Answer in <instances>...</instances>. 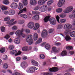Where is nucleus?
Returning a JSON list of instances; mask_svg holds the SVG:
<instances>
[{
    "instance_id": "19",
    "label": "nucleus",
    "mask_w": 75,
    "mask_h": 75,
    "mask_svg": "<svg viewBox=\"0 0 75 75\" xmlns=\"http://www.w3.org/2000/svg\"><path fill=\"white\" fill-rule=\"evenodd\" d=\"M20 17H22V18H28V16L25 14H22L20 15Z\"/></svg>"
},
{
    "instance_id": "14",
    "label": "nucleus",
    "mask_w": 75,
    "mask_h": 75,
    "mask_svg": "<svg viewBox=\"0 0 75 75\" xmlns=\"http://www.w3.org/2000/svg\"><path fill=\"white\" fill-rule=\"evenodd\" d=\"M30 3L31 5L35 6L37 4V1L36 0H30Z\"/></svg>"
},
{
    "instance_id": "17",
    "label": "nucleus",
    "mask_w": 75,
    "mask_h": 75,
    "mask_svg": "<svg viewBox=\"0 0 75 75\" xmlns=\"http://www.w3.org/2000/svg\"><path fill=\"white\" fill-rule=\"evenodd\" d=\"M31 62L33 65H34V66H38V63L35 60H32Z\"/></svg>"
},
{
    "instance_id": "24",
    "label": "nucleus",
    "mask_w": 75,
    "mask_h": 75,
    "mask_svg": "<svg viewBox=\"0 0 75 75\" xmlns=\"http://www.w3.org/2000/svg\"><path fill=\"white\" fill-rule=\"evenodd\" d=\"M65 39L67 41H69L70 40H71V38L69 36L67 35L65 38Z\"/></svg>"
},
{
    "instance_id": "22",
    "label": "nucleus",
    "mask_w": 75,
    "mask_h": 75,
    "mask_svg": "<svg viewBox=\"0 0 75 75\" xmlns=\"http://www.w3.org/2000/svg\"><path fill=\"white\" fill-rule=\"evenodd\" d=\"M70 35L71 37H75V31H73L70 32Z\"/></svg>"
},
{
    "instance_id": "44",
    "label": "nucleus",
    "mask_w": 75,
    "mask_h": 75,
    "mask_svg": "<svg viewBox=\"0 0 75 75\" xmlns=\"http://www.w3.org/2000/svg\"><path fill=\"white\" fill-rule=\"evenodd\" d=\"M40 56L41 59H44L45 58V55L43 54H40Z\"/></svg>"
},
{
    "instance_id": "56",
    "label": "nucleus",
    "mask_w": 75,
    "mask_h": 75,
    "mask_svg": "<svg viewBox=\"0 0 75 75\" xmlns=\"http://www.w3.org/2000/svg\"><path fill=\"white\" fill-rule=\"evenodd\" d=\"M54 45L56 46H59L61 45V43L59 42H54Z\"/></svg>"
},
{
    "instance_id": "13",
    "label": "nucleus",
    "mask_w": 75,
    "mask_h": 75,
    "mask_svg": "<svg viewBox=\"0 0 75 75\" xmlns=\"http://www.w3.org/2000/svg\"><path fill=\"white\" fill-rule=\"evenodd\" d=\"M35 69V70H37L38 69V68H36L35 67H32L30 68V69L29 70V71L30 72V73H32V72H34V71L33 70L34 69Z\"/></svg>"
},
{
    "instance_id": "52",
    "label": "nucleus",
    "mask_w": 75,
    "mask_h": 75,
    "mask_svg": "<svg viewBox=\"0 0 75 75\" xmlns=\"http://www.w3.org/2000/svg\"><path fill=\"white\" fill-rule=\"evenodd\" d=\"M7 9V7L4 6L1 8L2 10H6Z\"/></svg>"
},
{
    "instance_id": "47",
    "label": "nucleus",
    "mask_w": 75,
    "mask_h": 75,
    "mask_svg": "<svg viewBox=\"0 0 75 75\" xmlns=\"http://www.w3.org/2000/svg\"><path fill=\"white\" fill-rule=\"evenodd\" d=\"M14 49V46L13 45H10L9 47V49L10 51L13 50Z\"/></svg>"
},
{
    "instance_id": "54",
    "label": "nucleus",
    "mask_w": 75,
    "mask_h": 75,
    "mask_svg": "<svg viewBox=\"0 0 75 75\" xmlns=\"http://www.w3.org/2000/svg\"><path fill=\"white\" fill-rule=\"evenodd\" d=\"M3 59L4 60H6L7 59V55H4L3 56Z\"/></svg>"
},
{
    "instance_id": "15",
    "label": "nucleus",
    "mask_w": 75,
    "mask_h": 75,
    "mask_svg": "<svg viewBox=\"0 0 75 75\" xmlns=\"http://www.w3.org/2000/svg\"><path fill=\"white\" fill-rule=\"evenodd\" d=\"M52 51H51V53H54V52H58L59 51L57 50V48L55 47H53L52 48Z\"/></svg>"
},
{
    "instance_id": "32",
    "label": "nucleus",
    "mask_w": 75,
    "mask_h": 75,
    "mask_svg": "<svg viewBox=\"0 0 75 75\" xmlns=\"http://www.w3.org/2000/svg\"><path fill=\"white\" fill-rule=\"evenodd\" d=\"M17 52L16 50H13L10 52V54L12 55H14V54H17Z\"/></svg>"
},
{
    "instance_id": "28",
    "label": "nucleus",
    "mask_w": 75,
    "mask_h": 75,
    "mask_svg": "<svg viewBox=\"0 0 75 75\" xmlns=\"http://www.w3.org/2000/svg\"><path fill=\"white\" fill-rule=\"evenodd\" d=\"M45 48L48 50H50V44L48 43H47L46 45L45 46Z\"/></svg>"
},
{
    "instance_id": "51",
    "label": "nucleus",
    "mask_w": 75,
    "mask_h": 75,
    "mask_svg": "<svg viewBox=\"0 0 75 75\" xmlns=\"http://www.w3.org/2000/svg\"><path fill=\"white\" fill-rule=\"evenodd\" d=\"M26 33L27 34H28V33H30V30L28 29H26L25 30Z\"/></svg>"
},
{
    "instance_id": "30",
    "label": "nucleus",
    "mask_w": 75,
    "mask_h": 75,
    "mask_svg": "<svg viewBox=\"0 0 75 75\" xmlns=\"http://www.w3.org/2000/svg\"><path fill=\"white\" fill-rule=\"evenodd\" d=\"M23 8V5L21 3H19V6L18 7V9L19 10H21Z\"/></svg>"
},
{
    "instance_id": "6",
    "label": "nucleus",
    "mask_w": 75,
    "mask_h": 75,
    "mask_svg": "<svg viewBox=\"0 0 75 75\" xmlns=\"http://www.w3.org/2000/svg\"><path fill=\"white\" fill-rule=\"evenodd\" d=\"M65 0H59V1L58 4V7H62V6H63L64 4V3H65Z\"/></svg>"
},
{
    "instance_id": "12",
    "label": "nucleus",
    "mask_w": 75,
    "mask_h": 75,
    "mask_svg": "<svg viewBox=\"0 0 75 75\" xmlns=\"http://www.w3.org/2000/svg\"><path fill=\"white\" fill-rule=\"evenodd\" d=\"M15 11L14 10H10L9 11L8 14L10 16H13L15 14Z\"/></svg>"
},
{
    "instance_id": "57",
    "label": "nucleus",
    "mask_w": 75,
    "mask_h": 75,
    "mask_svg": "<svg viewBox=\"0 0 75 75\" xmlns=\"http://www.w3.org/2000/svg\"><path fill=\"white\" fill-rule=\"evenodd\" d=\"M16 60L17 61H20V59H21V57H17L16 58Z\"/></svg>"
},
{
    "instance_id": "26",
    "label": "nucleus",
    "mask_w": 75,
    "mask_h": 75,
    "mask_svg": "<svg viewBox=\"0 0 75 75\" xmlns=\"http://www.w3.org/2000/svg\"><path fill=\"white\" fill-rule=\"evenodd\" d=\"M42 42V38H40L38 39L37 41L35 42V44L36 45V44H39V43H40V42Z\"/></svg>"
},
{
    "instance_id": "42",
    "label": "nucleus",
    "mask_w": 75,
    "mask_h": 75,
    "mask_svg": "<svg viewBox=\"0 0 75 75\" xmlns=\"http://www.w3.org/2000/svg\"><path fill=\"white\" fill-rule=\"evenodd\" d=\"M3 67L5 69H6V68H8V65L7 63L5 64L3 66Z\"/></svg>"
},
{
    "instance_id": "36",
    "label": "nucleus",
    "mask_w": 75,
    "mask_h": 75,
    "mask_svg": "<svg viewBox=\"0 0 75 75\" xmlns=\"http://www.w3.org/2000/svg\"><path fill=\"white\" fill-rule=\"evenodd\" d=\"M32 13L33 14H40V12L38 11H32Z\"/></svg>"
},
{
    "instance_id": "18",
    "label": "nucleus",
    "mask_w": 75,
    "mask_h": 75,
    "mask_svg": "<svg viewBox=\"0 0 75 75\" xmlns=\"http://www.w3.org/2000/svg\"><path fill=\"white\" fill-rule=\"evenodd\" d=\"M39 27H40V24L38 23H36L35 24V26L33 29L34 30H37L38 28H39Z\"/></svg>"
},
{
    "instance_id": "40",
    "label": "nucleus",
    "mask_w": 75,
    "mask_h": 75,
    "mask_svg": "<svg viewBox=\"0 0 75 75\" xmlns=\"http://www.w3.org/2000/svg\"><path fill=\"white\" fill-rule=\"evenodd\" d=\"M0 52L1 53H3L5 52V48L4 47H1L0 50Z\"/></svg>"
},
{
    "instance_id": "2",
    "label": "nucleus",
    "mask_w": 75,
    "mask_h": 75,
    "mask_svg": "<svg viewBox=\"0 0 75 75\" xmlns=\"http://www.w3.org/2000/svg\"><path fill=\"white\" fill-rule=\"evenodd\" d=\"M33 38V36L32 35H29L26 39V41L27 42H28L29 45H31L33 42H34V40L32 39Z\"/></svg>"
},
{
    "instance_id": "58",
    "label": "nucleus",
    "mask_w": 75,
    "mask_h": 75,
    "mask_svg": "<svg viewBox=\"0 0 75 75\" xmlns=\"http://www.w3.org/2000/svg\"><path fill=\"white\" fill-rule=\"evenodd\" d=\"M21 52L20 51H19L18 52L15 54V56H17V55H21Z\"/></svg>"
},
{
    "instance_id": "48",
    "label": "nucleus",
    "mask_w": 75,
    "mask_h": 75,
    "mask_svg": "<svg viewBox=\"0 0 75 75\" xmlns=\"http://www.w3.org/2000/svg\"><path fill=\"white\" fill-rule=\"evenodd\" d=\"M66 49L67 50H72L73 47L71 46H68L66 47Z\"/></svg>"
},
{
    "instance_id": "45",
    "label": "nucleus",
    "mask_w": 75,
    "mask_h": 75,
    "mask_svg": "<svg viewBox=\"0 0 75 75\" xmlns=\"http://www.w3.org/2000/svg\"><path fill=\"white\" fill-rule=\"evenodd\" d=\"M60 21L61 23H65V22L66 21V19H60Z\"/></svg>"
},
{
    "instance_id": "62",
    "label": "nucleus",
    "mask_w": 75,
    "mask_h": 75,
    "mask_svg": "<svg viewBox=\"0 0 75 75\" xmlns=\"http://www.w3.org/2000/svg\"><path fill=\"white\" fill-rule=\"evenodd\" d=\"M74 51H70L69 52V53L71 55H73V54H74Z\"/></svg>"
},
{
    "instance_id": "39",
    "label": "nucleus",
    "mask_w": 75,
    "mask_h": 75,
    "mask_svg": "<svg viewBox=\"0 0 75 75\" xmlns=\"http://www.w3.org/2000/svg\"><path fill=\"white\" fill-rule=\"evenodd\" d=\"M10 19V18L9 16H8L5 18H4V21H9Z\"/></svg>"
},
{
    "instance_id": "33",
    "label": "nucleus",
    "mask_w": 75,
    "mask_h": 75,
    "mask_svg": "<svg viewBox=\"0 0 75 75\" xmlns=\"http://www.w3.org/2000/svg\"><path fill=\"white\" fill-rule=\"evenodd\" d=\"M3 3L6 5H7L9 4V1L8 0H4L3 1Z\"/></svg>"
},
{
    "instance_id": "59",
    "label": "nucleus",
    "mask_w": 75,
    "mask_h": 75,
    "mask_svg": "<svg viewBox=\"0 0 75 75\" xmlns=\"http://www.w3.org/2000/svg\"><path fill=\"white\" fill-rule=\"evenodd\" d=\"M52 73H46L44 74V75H52Z\"/></svg>"
},
{
    "instance_id": "38",
    "label": "nucleus",
    "mask_w": 75,
    "mask_h": 75,
    "mask_svg": "<svg viewBox=\"0 0 75 75\" xmlns=\"http://www.w3.org/2000/svg\"><path fill=\"white\" fill-rule=\"evenodd\" d=\"M22 51H27L28 50V47L26 46L22 48Z\"/></svg>"
},
{
    "instance_id": "16",
    "label": "nucleus",
    "mask_w": 75,
    "mask_h": 75,
    "mask_svg": "<svg viewBox=\"0 0 75 75\" xmlns=\"http://www.w3.org/2000/svg\"><path fill=\"white\" fill-rule=\"evenodd\" d=\"M47 7V5H45L42 6L40 8V11L41 12H44L45 11V8Z\"/></svg>"
},
{
    "instance_id": "11",
    "label": "nucleus",
    "mask_w": 75,
    "mask_h": 75,
    "mask_svg": "<svg viewBox=\"0 0 75 75\" xmlns=\"http://www.w3.org/2000/svg\"><path fill=\"white\" fill-rule=\"evenodd\" d=\"M72 27V26L69 24H66L64 25V29H66V28H68V29H69L71 28Z\"/></svg>"
},
{
    "instance_id": "21",
    "label": "nucleus",
    "mask_w": 75,
    "mask_h": 75,
    "mask_svg": "<svg viewBox=\"0 0 75 75\" xmlns=\"http://www.w3.org/2000/svg\"><path fill=\"white\" fill-rule=\"evenodd\" d=\"M38 34L37 33H35L33 35V39L35 41H36L38 39Z\"/></svg>"
},
{
    "instance_id": "49",
    "label": "nucleus",
    "mask_w": 75,
    "mask_h": 75,
    "mask_svg": "<svg viewBox=\"0 0 75 75\" xmlns=\"http://www.w3.org/2000/svg\"><path fill=\"white\" fill-rule=\"evenodd\" d=\"M27 4H28L27 0H24L23 4L24 5V6H26Z\"/></svg>"
},
{
    "instance_id": "43",
    "label": "nucleus",
    "mask_w": 75,
    "mask_h": 75,
    "mask_svg": "<svg viewBox=\"0 0 75 75\" xmlns=\"http://www.w3.org/2000/svg\"><path fill=\"white\" fill-rule=\"evenodd\" d=\"M14 21V19H13L10 21H8L7 22V24H11Z\"/></svg>"
},
{
    "instance_id": "53",
    "label": "nucleus",
    "mask_w": 75,
    "mask_h": 75,
    "mask_svg": "<svg viewBox=\"0 0 75 75\" xmlns=\"http://www.w3.org/2000/svg\"><path fill=\"white\" fill-rule=\"evenodd\" d=\"M12 29L13 30H16L17 29V27L16 26H14L12 28Z\"/></svg>"
},
{
    "instance_id": "3",
    "label": "nucleus",
    "mask_w": 75,
    "mask_h": 75,
    "mask_svg": "<svg viewBox=\"0 0 75 75\" xmlns=\"http://www.w3.org/2000/svg\"><path fill=\"white\" fill-rule=\"evenodd\" d=\"M24 31V29L22 28L21 30H18L15 32V34L18 37H20L21 35H23V32Z\"/></svg>"
},
{
    "instance_id": "64",
    "label": "nucleus",
    "mask_w": 75,
    "mask_h": 75,
    "mask_svg": "<svg viewBox=\"0 0 75 75\" xmlns=\"http://www.w3.org/2000/svg\"><path fill=\"white\" fill-rule=\"evenodd\" d=\"M20 74L19 73L16 72L15 74H13V75H20Z\"/></svg>"
},
{
    "instance_id": "34",
    "label": "nucleus",
    "mask_w": 75,
    "mask_h": 75,
    "mask_svg": "<svg viewBox=\"0 0 75 75\" xmlns=\"http://www.w3.org/2000/svg\"><path fill=\"white\" fill-rule=\"evenodd\" d=\"M71 31L69 30H67L65 31V34L66 35H68L69 34H70Z\"/></svg>"
},
{
    "instance_id": "9",
    "label": "nucleus",
    "mask_w": 75,
    "mask_h": 75,
    "mask_svg": "<svg viewBox=\"0 0 75 75\" xmlns=\"http://www.w3.org/2000/svg\"><path fill=\"white\" fill-rule=\"evenodd\" d=\"M11 7L12 8H17L18 7V5L16 3L13 2L11 5Z\"/></svg>"
},
{
    "instance_id": "1",
    "label": "nucleus",
    "mask_w": 75,
    "mask_h": 75,
    "mask_svg": "<svg viewBox=\"0 0 75 75\" xmlns=\"http://www.w3.org/2000/svg\"><path fill=\"white\" fill-rule=\"evenodd\" d=\"M50 17L51 16H47L45 17L44 19V22L47 23V22H48V21H49L51 24L55 25L56 24V21L55 18H52L50 19Z\"/></svg>"
},
{
    "instance_id": "63",
    "label": "nucleus",
    "mask_w": 75,
    "mask_h": 75,
    "mask_svg": "<svg viewBox=\"0 0 75 75\" xmlns=\"http://www.w3.org/2000/svg\"><path fill=\"white\" fill-rule=\"evenodd\" d=\"M23 13V11L22 10V9L21 10H20L19 11V13H18V14H21V13Z\"/></svg>"
},
{
    "instance_id": "50",
    "label": "nucleus",
    "mask_w": 75,
    "mask_h": 75,
    "mask_svg": "<svg viewBox=\"0 0 75 75\" xmlns=\"http://www.w3.org/2000/svg\"><path fill=\"white\" fill-rule=\"evenodd\" d=\"M56 19L57 21L59 23H60V22H59V19L60 18L57 15L56 17Z\"/></svg>"
},
{
    "instance_id": "46",
    "label": "nucleus",
    "mask_w": 75,
    "mask_h": 75,
    "mask_svg": "<svg viewBox=\"0 0 75 75\" xmlns=\"http://www.w3.org/2000/svg\"><path fill=\"white\" fill-rule=\"evenodd\" d=\"M62 28V25H58V26L57 27V29L58 30H60Z\"/></svg>"
},
{
    "instance_id": "41",
    "label": "nucleus",
    "mask_w": 75,
    "mask_h": 75,
    "mask_svg": "<svg viewBox=\"0 0 75 75\" xmlns=\"http://www.w3.org/2000/svg\"><path fill=\"white\" fill-rule=\"evenodd\" d=\"M1 30L2 32L3 33H4L5 32V27L4 26H2L1 28Z\"/></svg>"
},
{
    "instance_id": "55",
    "label": "nucleus",
    "mask_w": 75,
    "mask_h": 75,
    "mask_svg": "<svg viewBox=\"0 0 75 75\" xmlns=\"http://www.w3.org/2000/svg\"><path fill=\"white\" fill-rule=\"evenodd\" d=\"M4 38H6V40H8V39L10 38V36L8 35H7L4 37Z\"/></svg>"
},
{
    "instance_id": "7",
    "label": "nucleus",
    "mask_w": 75,
    "mask_h": 75,
    "mask_svg": "<svg viewBox=\"0 0 75 75\" xmlns=\"http://www.w3.org/2000/svg\"><path fill=\"white\" fill-rule=\"evenodd\" d=\"M58 68L56 67H54L52 68H50L49 69V71L50 72H57L58 71Z\"/></svg>"
},
{
    "instance_id": "23",
    "label": "nucleus",
    "mask_w": 75,
    "mask_h": 75,
    "mask_svg": "<svg viewBox=\"0 0 75 75\" xmlns=\"http://www.w3.org/2000/svg\"><path fill=\"white\" fill-rule=\"evenodd\" d=\"M53 2H54L53 0H49L47 2V6H51Z\"/></svg>"
},
{
    "instance_id": "4",
    "label": "nucleus",
    "mask_w": 75,
    "mask_h": 75,
    "mask_svg": "<svg viewBox=\"0 0 75 75\" xmlns=\"http://www.w3.org/2000/svg\"><path fill=\"white\" fill-rule=\"evenodd\" d=\"M73 10V7L70 6L67 7V8L64 11V13H68L71 12V11Z\"/></svg>"
},
{
    "instance_id": "61",
    "label": "nucleus",
    "mask_w": 75,
    "mask_h": 75,
    "mask_svg": "<svg viewBox=\"0 0 75 75\" xmlns=\"http://www.w3.org/2000/svg\"><path fill=\"white\" fill-rule=\"evenodd\" d=\"M23 12H26L27 11V8H24L23 9H22Z\"/></svg>"
},
{
    "instance_id": "29",
    "label": "nucleus",
    "mask_w": 75,
    "mask_h": 75,
    "mask_svg": "<svg viewBox=\"0 0 75 75\" xmlns=\"http://www.w3.org/2000/svg\"><path fill=\"white\" fill-rule=\"evenodd\" d=\"M56 11L59 13H61L62 11V9L61 8H59L56 9Z\"/></svg>"
},
{
    "instance_id": "5",
    "label": "nucleus",
    "mask_w": 75,
    "mask_h": 75,
    "mask_svg": "<svg viewBox=\"0 0 75 75\" xmlns=\"http://www.w3.org/2000/svg\"><path fill=\"white\" fill-rule=\"evenodd\" d=\"M48 31L46 30H43L42 33L41 35L42 37H45L47 35Z\"/></svg>"
},
{
    "instance_id": "60",
    "label": "nucleus",
    "mask_w": 75,
    "mask_h": 75,
    "mask_svg": "<svg viewBox=\"0 0 75 75\" xmlns=\"http://www.w3.org/2000/svg\"><path fill=\"white\" fill-rule=\"evenodd\" d=\"M53 31V29H50L49 30V33L50 34H51V33H52Z\"/></svg>"
},
{
    "instance_id": "10",
    "label": "nucleus",
    "mask_w": 75,
    "mask_h": 75,
    "mask_svg": "<svg viewBox=\"0 0 75 75\" xmlns=\"http://www.w3.org/2000/svg\"><path fill=\"white\" fill-rule=\"evenodd\" d=\"M28 26L29 28H33L34 27V23L33 22H30L28 23Z\"/></svg>"
},
{
    "instance_id": "25",
    "label": "nucleus",
    "mask_w": 75,
    "mask_h": 75,
    "mask_svg": "<svg viewBox=\"0 0 75 75\" xmlns=\"http://www.w3.org/2000/svg\"><path fill=\"white\" fill-rule=\"evenodd\" d=\"M14 42L15 44H19L20 42V40L18 38H16L14 40Z\"/></svg>"
},
{
    "instance_id": "31",
    "label": "nucleus",
    "mask_w": 75,
    "mask_h": 75,
    "mask_svg": "<svg viewBox=\"0 0 75 75\" xmlns=\"http://www.w3.org/2000/svg\"><path fill=\"white\" fill-rule=\"evenodd\" d=\"M67 54V51H63L61 53V55L62 56H65Z\"/></svg>"
},
{
    "instance_id": "37",
    "label": "nucleus",
    "mask_w": 75,
    "mask_h": 75,
    "mask_svg": "<svg viewBox=\"0 0 75 75\" xmlns=\"http://www.w3.org/2000/svg\"><path fill=\"white\" fill-rule=\"evenodd\" d=\"M40 8V7L39 6H37L33 8V9L34 10H35V11H37V10H38Z\"/></svg>"
},
{
    "instance_id": "20",
    "label": "nucleus",
    "mask_w": 75,
    "mask_h": 75,
    "mask_svg": "<svg viewBox=\"0 0 75 75\" xmlns=\"http://www.w3.org/2000/svg\"><path fill=\"white\" fill-rule=\"evenodd\" d=\"M21 66L22 68H25L26 67V63L25 62L21 63Z\"/></svg>"
},
{
    "instance_id": "27",
    "label": "nucleus",
    "mask_w": 75,
    "mask_h": 75,
    "mask_svg": "<svg viewBox=\"0 0 75 75\" xmlns=\"http://www.w3.org/2000/svg\"><path fill=\"white\" fill-rule=\"evenodd\" d=\"M33 18H34L35 20H38L40 19V16H39L38 15H36L34 16Z\"/></svg>"
},
{
    "instance_id": "35",
    "label": "nucleus",
    "mask_w": 75,
    "mask_h": 75,
    "mask_svg": "<svg viewBox=\"0 0 75 75\" xmlns=\"http://www.w3.org/2000/svg\"><path fill=\"white\" fill-rule=\"evenodd\" d=\"M67 16V15L65 13H62L60 15H59V16L61 18H64V17H65Z\"/></svg>"
},
{
    "instance_id": "8",
    "label": "nucleus",
    "mask_w": 75,
    "mask_h": 75,
    "mask_svg": "<svg viewBox=\"0 0 75 75\" xmlns=\"http://www.w3.org/2000/svg\"><path fill=\"white\" fill-rule=\"evenodd\" d=\"M47 0H39L38 2V4L39 6H42L45 3V2Z\"/></svg>"
}]
</instances>
